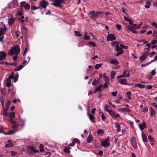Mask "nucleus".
<instances>
[{"instance_id": "obj_1", "label": "nucleus", "mask_w": 157, "mask_h": 157, "mask_svg": "<svg viewBox=\"0 0 157 157\" xmlns=\"http://www.w3.org/2000/svg\"><path fill=\"white\" fill-rule=\"evenodd\" d=\"M20 47L18 45L16 44L14 46L13 48L10 50L8 54L11 56H13L14 54L17 55L20 52Z\"/></svg>"}, {"instance_id": "obj_2", "label": "nucleus", "mask_w": 157, "mask_h": 157, "mask_svg": "<svg viewBox=\"0 0 157 157\" xmlns=\"http://www.w3.org/2000/svg\"><path fill=\"white\" fill-rule=\"evenodd\" d=\"M24 7L25 10H29L30 8V5L25 1H23L20 3V8L21 10H23Z\"/></svg>"}, {"instance_id": "obj_3", "label": "nucleus", "mask_w": 157, "mask_h": 157, "mask_svg": "<svg viewBox=\"0 0 157 157\" xmlns=\"http://www.w3.org/2000/svg\"><path fill=\"white\" fill-rule=\"evenodd\" d=\"M14 73L12 72L11 74L6 78V85L7 87H10L11 86V80L14 77Z\"/></svg>"}, {"instance_id": "obj_4", "label": "nucleus", "mask_w": 157, "mask_h": 157, "mask_svg": "<svg viewBox=\"0 0 157 157\" xmlns=\"http://www.w3.org/2000/svg\"><path fill=\"white\" fill-rule=\"evenodd\" d=\"M27 150L29 154L30 155L33 154L34 153H37L39 150L36 149L35 147L33 146H29L27 147Z\"/></svg>"}, {"instance_id": "obj_5", "label": "nucleus", "mask_w": 157, "mask_h": 157, "mask_svg": "<svg viewBox=\"0 0 157 157\" xmlns=\"http://www.w3.org/2000/svg\"><path fill=\"white\" fill-rule=\"evenodd\" d=\"M55 2L52 4V5L56 7L62 8V4L65 2V0H54Z\"/></svg>"}, {"instance_id": "obj_6", "label": "nucleus", "mask_w": 157, "mask_h": 157, "mask_svg": "<svg viewBox=\"0 0 157 157\" xmlns=\"http://www.w3.org/2000/svg\"><path fill=\"white\" fill-rule=\"evenodd\" d=\"M101 12H95V11H91L88 14V15L91 14L90 17L92 20H95V18L98 17L99 14H102Z\"/></svg>"}, {"instance_id": "obj_7", "label": "nucleus", "mask_w": 157, "mask_h": 157, "mask_svg": "<svg viewBox=\"0 0 157 157\" xmlns=\"http://www.w3.org/2000/svg\"><path fill=\"white\" fill-rule=\"evenodd\" d=\"M109 137L108 136L101 143V145L104 147H109L110 145V143L109 142Z\"/></svg>"}, {"instance_id": "obj_8", "label": "nucleus", "mask_w": 157, "mask_h": 157, "mask_svg": "<svg viewBox=\"0 0 157 157\" xmlns=\"http://www.w3.org/2000/svg\"><path fill=\"white\" fill-rule=\"evenodd\" d=\"M39 8L40 9V7H42L43 8L45 9L49 5L48 2L45 1V0H42L40 2Z\"/></svg>"}, {"instance_id": "obj_9", "label": "nucleus", "mask_w": 157, "mask_h": 157, "mask_svg": "<svg viewBox=\"0 0 157 157\" xmlns=\"http://www.w3.org/2000/svg\"><path fill=\"white\" fill-rule=\"evenodd\" d=\"M109 113L111 116L112 118L114 119L119 117L120 116V115L119 113H116L113 110H111Z\"/></svg>"}, {"instance_id": "obj_10", "label": "nucleus", "mask_w": 157, "mask_h": 157, "mask_svg": "<svg viewBox=\"0 0 157 157\" xmlns=\"http://www.w3.org/2000/svg\"><path fill=\"white\" fill-rule=\"evenodd\" d=\"M117 60V59H112L110 61V63L111 64L116 65V67L113 68L114 69H117L120 67V66L118 65L119 63Z\"/></svg>"}, {"instance_id": "obj_11", "label": "nucleus", "mask_w": 157, "mask_h": 157, "mask_svg": "<svg viewBox=\"0 0 157 157\" xmlns=\"http://www.w3.org/2000/svg\"><path fill=\"white\" fill-rule=\"evenodd\" d=\"M116 37L115 36L114 34H108L107 37V39L108 41H112L116 40Z\"/></svg>"}, {"instance_id": "obj_12", "label": "nucleus", "mask_w": 157, "mask_h": 157, "mask_svg": "<svg viewBox=\"0 0 157 157\" xmlns=\"http://www.w3.org/2000/svg\"><path fill=\"white\" fill-rule=\"evenodd\" d=\"M130 142L134 149H136L137 148V146L134 137H133L131 139Z\"/></svg>"}, {"instance_id": "obj_13", "label": "nucleus", "mask_w": 157, "mask_h": 157, "mask_svg": "<svg viewBox=\"0 0 157 157\" xmlns=\"http://www.w3.org/2000/svg\"><path fill=\"white\" fill-rule=\"evenodd\" d=\"M148 52H144L142 56L140 57V60L143 61L148 56Z\"/></svg>"}, {"instance_id": "obj_14", "label": "nucleus", "mask_w": 157, "mask_h": 157, "mask_svg": "<svg viewBox=\"0 0 157 157\" xmlns=\"http://www.w3.org/2000/svg\"><path fill=\"white\" fill-rule=\"evenodd\" d=\"M6 53L2 51H0V61L6 59Z\"/></svg>"}, {"instance_id": "obj_15", "label": "nucleus", "mask_w": 157, "mask_h": 157, "mask_svg": "<svg viewBox=\"0 0 157 157\" xmlns=\"http://www.w3.org/2000/svg\"><path fill=\"white\" fill-rule=\"evenodd\" d=\"M80 142V141L77 138H75L72 140V143L70 144L69 145L70 146H73L75 145L76 143L79 144Z\"/></svg>"}, {"instance_id": "obj_16", "label": "nucleus", "mask_w": 157, "mask_h": 157, "mask_svg": "<svg viewBox=\"0 0 157 157\" xmlns=\"http://www.w3.org/2000/svg\"><path fill=\"white\" fill-rule=\"evenodd\" d=\"M127 28L132 33L135 34L137 33V32L135 29L134 27L128 25L127 26Z\"/></svg>"}, {"instance_id": "obj_17", "label": "nucleus", "mask_w": 157, "mask_h": 157, "mask_svg": "<svg viewBox=\"0 0 157 157\" xmlns=\"http://www.w3.org/2000/svg\"><path fill=\"white\" fill-rule=\"evenodd\" d=\"M127 80L126 79H120L118 80V82L122 85H127L128 83L127 82Z\"/></svg>"}, {"instance_id": "obj_18", "label": "nucleus", "mask_w": 157, "mask_h": 157, "mask_svg": "<svg viewBox=\"0 0 157 157\" xmlns=\"http://www.w3.org/2000/svg\"><path fill=\"white\" fill-rule=\"evenodd\" d=\"M87 114L90 120L93 122H95V121L94 120V116L90 113H89V112L88 111Z\"/></svg>"}, {"instance_id": "obj_19", "label": "nucleus", "mask_w": 157, "mask_h": 157, "mask_svg": "<svg viewBox=\"0 0 157 157\" xmlns=\"http://www.w3.org/2000/svg\"><path fill=\"white\" fill-rule=\"evenodd\" d=\"M148 139L149 140L151 144L153 145L154 144L155 140L154 138L152 137L151 135H149L148 136Z\"/></svg>"}, {"instance_id": "obj_20", "label": "nucleus", "mask_w": 157, "mask_h": 157, "mask_svg": "<svg viewBox=\"0 0 157 157\" xmlns=\"http://www.w3.org/2000/svg\"><path fill=\"white\" fill-rule=\"evenodd\" d=\"M119 110L120 111L123 112H127L129 113L131 111L130 109L127 108H120Z\"/></svg>"}, {"instance_id": "obj_21", "label": "nucleus", "mask_w": 157, "mask_h": 157, "mask_svg": "<svg viewBox=\"0 0 157 157\" xmlns=\"http://www.w3.org/2000/svg\"><path fill=\"white\" fill-rule=\"evenodd\" d=\"M116 51L118 52H120L123 53L124 51L123 50L122 48L120 47L118 45H117L116 46Z\"/></svg>"}, {"instance_id": "obj_22", "label": "nucleus", "mask_w": 157, "mask_h": 157, "mask_svg": "<svg viewBox=\"0 0 157 157\" xmlns=\"http://www.w3.org/2000/svg\"><path fill=\"white\" fill-rule=\"evenodd\" d=\"M11 103V101H8L6 103V108L5 109H4V110H5L6 111H8L9 110V108L10 105Z\"/></svg>"}, {"instance_id": "obj_23", "label": "nucleus", "mask_w": 157, "mask_h": 157, "mask_svg": "<svg viewBox=\"0 0 157 157\" xmlns=\"http://www.w3.org/2000/svg\"><path fill=\"white\" fill-rule=\"evenodd\" d=\"M150 116H155L156 112L155 111V110L151 107H150Z\"/></svg>"}, {"instance_id": "obj_24", "label": "nucleus", "mask_w": 157, "mask_h": 157, "mask_svg": "<svg viewBox=\"0 0 157 157\" xmlns=\"http://www.w3.org/2000/svg\"><path fill=\"white\" fill-rule=\"evenodd\" d=\"M146 126V123L144 121V122L143 125L141 124H139V127L141 130H143L144 129V128H145Z\"/></svg>"}, {"instance_id": "obj_25", "label": "nucleus", "mask_w": 157, "mask_h": 157, "mask_svg": "<svg viewBox=\"0 0 157 157\" xmlns=\"http://www.w3.org/2000/svg\"><path fill=\"white\" fill-rule=\"evenodd\" d=\"M103 87V85L101 84H100L99 86L97 87L95 89L96 90V91L99 92V93H100L102 92L101 88Z\"/></svg>"}, {"instance_id": "obj_26", "label": "nucleus", "mask_w": 157, "mask_h": 157, "mask_svg": "<svg viewBox=\"0 0 157 157\" xmlns=\"http://www.w3.org/2000/svg\"><path fill=\"white\" fill-rule=\"evenodd\" d=\"M15 19L13 17H11L8 19V22L9 25H10L11 24L13 23L14 22Z\"/></svg>"}, {"instance_id": "obj_27", "label": "nucleus", "mask_w": 157, "mask_h": 157, "mask_svg": "<svg viewBox=\"0 0 157 157\" xmlns=\"http://www.w3.org/2000/svg\"><path fill=\"white\" fill-rule=\"evenodd\" d=\"M93 137L92 135L91 134L89 135L87 139V142L88 143H91L93 140Z\"/></svg>"}, {"instance_id": "obj_28", "label": "nucleus", "mask_w": 157, "mask_h": 157, "mask_svg": "<svg viewBox=\"0 0 157 157\" xmlns=\"http://www.w3.org/2000/svg\"><path fill=\"white\" fill-rule=\"evenodd\" d=\"M115 126L116 128H117V132H120L121 131V126L118 122L115 123Z\"/></svg>"}, {"instance_id": "obj_29", "label": "nucleus", "mask_w": 157, "mask_h": 157, "mask_svg": "<svg viewBox=\"0 0 157 157\" xmlns=\"http://www.w3.org/2000/svg\"><path fill=\"white\" fill-rule=\"evenodd\" d=\"M136 86L137 87L140 88H143L145 87V86L144 85H142L140 83L135 84Z\"/></svg>"}, {"instance_id": "obj_30", "label": "nucleus", "mask_w": 157, "mask_h": 157, "mask_svg": "<svg viewBox=\"0 0 157 157\" xmlns=\"http://www.w3.org/2000/svg\"><path fill=\"white\" fill-rule=\"evenodd\" d=\"M15 117V113L14 112H12L9 114L10 119H13Z\"/></svg>"}, {"instance_id": "obj_31", "label": "nucleus", "mask_w": 157, "mask_h": 157, "mask_svg": "<svg viewBox=\"0 0 157 157\" xmlns=\"http://www.w3.org/2000/svg\"><path fill=\"white\" fill-rule=\"evenodd\" d=\"M6 32V31L3 28H0V36H1V35H4L5 34V33Z\"/></svg>"}, {"instance_id": "obj_32", "label": "nucleus", "mask_w": 157, "mask_h": 157, "mask_svg": "<svg viewBox=\"0 0 157 157\" xmlns=\"http://www.w3.org/2000/svg\"><path fill=\"white\" fill-rule=\"evenodd\" d=\"M24 66L22 65H19L18 67L16 68L14 71H18L21 69Z\"/></svg>"}, {"instance_id": "obj_33", "label": "nucleus", "mask_w": 157, "mask_h": 157, "mask_svg": "<svg viewBox=\"0 0 157 157\" xmlns=\"http://www.w3.org/2000/svg\"><path fill=\"white\" fill-rule=\"evenodd\" d=\"M14 146V145L13 143H10L9 144H6L5 145V147L6 148H8L13 147Z\"/></svg>"}, {"instance_id": "obj_34", "label": "nucleus", "mask_w": 157, "mask_h": 157, "mask_svg": "<svg viewBox=\"0 0 157 157\" xmlns=\"http://www.w3.org/2000/svg\"><path fill=\"white\" fill-rule=\"evenodd\" d=\"M15 6V7H17L18 5V0H13V1L11 2Z\"/></svg>"}, {"instance_id": "obj_35", "label": "nucleus", "mask_w": 157, "mask_h": 157, "mask_svg": "<svg viewBox=\"0 0 157 157\" xmlns=\"http://www.w3.org/2000/svg\"><path fill=\"white\" fill-rule=\"evenodd\" d=\"M64 152L67 154H69L70 153V151L69 150V149L67 147H65L63 149Z\"/></svg>"}, {"instance_id": "obj_36", "label": "nucleus", "mask_w": 157, "mask_h": 157, "mask_svg": "<svg viewBox=\"0 0 157 157\" xmlns=\"http://www.w3.org/2000/svg\"><path fill=\"white\" fill-rule=\"evenodd\" d=\"M102 65V63L96 64L95 65V68L96 69L98 70L101 67Z\"/></svg>"}, {"instance_id": "obj_37", "label": "nucleus", "mask_w": 157, "mask_h": 157, "mask_svg": "<svg viewBox=\"0 0 157 157\" xmlns=\"http://www.w3.org/2000/svg\"><path fill=\"white\" fill-rule=\"evenodd\" d=\"M104 132V130L102 129H99L97 132V135H99L100 134L103 133Z\"/></svg>"}, {"instance_id": "obj_38", "label": "nucleus", "mask_w": 157, "mask_h": 157, "mask_svg": "<svg viewBox=\"0 0 157 157\" xmlns=\"http://www.w3.org/2000/svg\"><path fill=\"white\" fill-rule=\"evenodd\" d=\"M87 32H85L84 34V39L85 40H89L90 39V38L89 36L87 35Z\"/></svg>"}, {"instance_id": "obj_39", "label": "nucleus", "mask_w": 157, "mask_h": 157, "mask_svg": "<svg viewBox=\"0 0 157 157\" xmlns=\"http://www.w3.org/2000/svg\"><path fill=\"white\" fill-rule=\"evenodd\" d=\"M40 152H43L44 151V146L42 144H40Z\"/></svg>"}, {"instance_id": "obj_40", "label": "nucleus", "mask_w": 157, "mask_h": 157, "mask_svg": "<svg viewBox=\"0 0 157 157\" xmlns=\"http://www.w3.org/2000/svg\"><path fill=\"white\" fill-rule=\"evenodd\" d=\"M8 7L10 9L16 8L15 6L13 5V4L11 2H10L8 4Z\"/></svg>"}, {"instance_id": "obj_41", "label": "nucleus", "mask_w": 157, "mask_h": 157, "mask_svg": "<svg viewBox=\"0 0 157 157\" xmlns=\"http://www.w3.org/2000/svg\"><path fill=\"white\" fill-rule=\"evenodd\" d=\"M116 74V72L115 71H112L111 72V76L112 79H113L114 78V77L115 75Z\"/></svg>"}, {"instance_id": "obj_42", "label": "nucleus", "mask_w": 157, "mask_h": 157, "mask_svg": "<svg viewBox=\"0 0 157 157\" xmlns=\"http://www.w3.org/2000/svg\"><path fill=\"white\" fill-rule=\"evenodd\" d=\"M75 33L76 36H82V34H81L79 31H75Z\"/></svg>"}, {"instance_id": "obj_43", "label": "nucleus", "mask_w": 157, "mask_h": 157, "mask_svg": "<svg viewBox=\"0 0 157 157\" xmlns=\"http://www.w3.org/2000/svg\"><path fill=\"white\" fill-rule=\"evenodd\" d=\"M98 82V81L96 80V79H94L93 80V81L92 82V84L94 86L96 85Z\"/></svg>"}, {"instance_id": "obj_44", "label": "nucleus", "mask_w": 157, "mask_h": 157, "mask_svg": "<svg viewBox=\"0 0 157 157\" xmlns=\"http://www.w3.org/2000/svg\"><path fill=\"white\" fill-rule=\"evenodd\" d=\"M142 138L143 141L144 142H146L147 141V136L146 135L142 136Z\"/></svg>"}, {"instance_id": "obj_45", "label": "nucleus", "mask_w": 157, "mask_h": 157, "mask_svg": "<svg viewBox=\"0 0 157 157\" xmlns=\"http://www.w3.org/2000/svg\"><path fill=\"white\" fill-rule=\"evenodd\" d=\"M31 8V9L32 10H36L38 9L39 8V6L36 7L34 6H32Z\"/></svg>"}, {"instance_id": "obj_46", "label": "nucleus", "mask_w": 157, "mask_h": 157, "mask_svg": "<svg viewBox=\"0 0 157 157\" xmlns=\"http://www.w3.org/2000/svg\"><path fill=\"white\" fill-rule=\"evenodd\" d=\"M109 106L107 105H105L104 107V109L107 112L109 113V112L111 111V110H109L108 109Z\"/></svg>"}, {"instance_id": "obj_47", "label": "nucleus", "mask_w": 157, "mask_h": 157, "mask_svg": "<svg viewBox=\"0 0 157 157\" xmlns=\"http://www.w3.org/2000/svg\"><path fill=\"white\" fill-rule=\"evenodd\" d=\"M21 16V18L20 19V20L21 21V22L22 23H23L25 21V20L23 19H24V16L23 15H22Z\"/></svg>"}, {"instance_id": "obj_48", "label": "nucleus", "mask_w": 157, "mask_h": 157, "mask_svg": "<svg viewBox=\"0 0 157 157\" xmlns=\"http://www.w3.org/2000/svg\"><path fill=\"white\" fill-rule=\"evenodd\" d=\"M15 131L14 130H11L9 131V132L8 133L5 134L6 135H11L14 134L15 132Z\"/></svg>"}, {"instance_id": "obj_49", "label": "nucleus", "mask_w": 157, "mask_h": 157, "mask_svg": "<svg viewBox=\"0 0 157 157\" xmlns=\"http://www.w3.org/2000/svg\"><path fill=\"white\" fill-rule=\"evenodd\" d=\"M88 44L90 45H92L93 46H94V47L96 46V45L94 42H92V41H90L89 42Z\"/></svg>"}, {"instance_id": "obj_50", "label": "nucleus", "mask_w": 157, "mask_h": 157, "mask_svg": "<svg viewBox=\"0 0 157 157\" xmlns=\"http://www.w3.org/2000/svg\"><path fill=\"white\" fill-rule=\"evenodd\" d=\"M0 101L1 102H4L5 99L4 97L1 96L0 97Z\"/></svg>"}, {"instance_id": "obj_51", "label": "nucleus", "mask_w": 157, "mask_h": 157, "mask_svg": "<svg viewBox=\"0 0 157 157\" xmlns=\"http://www.w3.org/2000/svg\"><path fill=\"white\" fill-rule=\"evenodd\" d=\"M126 75H124V74H122L121 75H119V76H117V79H119L120 78H123V77H124V78H126Z\"/></svg>"}, {"instance_id": "obj_52", "label": "nucleus", "mask_w": 157, "mask_h": 157, "mask_svg": "<svg viewBox=\"0 0 157 157\" xmlns=\"http://www.w3.org/2000/svg\"><path fill=\"white\" fill-rule=\"evenodd\" d=\"M9 121L10 123L13 124H16V122L15 121L13 120V119H10Z\"/></svg>"}, {"instance_id": "obj_53", "label": "nucleus", "mask_w": 157, "mask_h": 157, "mask_svg": "<svg viewBox=\"0 0 157 157\" xmlns=\"http://www.w3.org/2000/svg\"><path fill=\"white\" fill-rule=\"evenodd\" d=\"M3 111L4 112L3 114L4 115H5V116H6V117L8 116L9 113L7 112V111H6L5 110L3 109Z\"/></svg>"}, {"instance_id": "obj_54", "label": "nucleus", "mask_w": 157, "mask_h": 157, "mask_svg": "<svg viewBox=\"0 0 157 157\" xmlns=\"http://www.w3.org/2000/svg\"><path fill=\"white\" fill-rule=\"evenodd\" d=\"M0 64L1 65L6 64V65H9V63L7 62L2 61L0 63Z\"/></svg>"}, {"instance_id": "obj_55", "label": "nucleus", "mask_w": 157, "mask_h": 157, "mask_svg": "<svg viewBox=\"0 0 157 157\" xmlns=\"http://www.w3.org/2000/svg\"><path fill=\"white\" fill-rule=\"evenodd\" d=\"M11 153L12 156H15L17 154V152L12 151H11Z\"/></svg>"}, {"instance_id": "obj_56", "label": "nucleus", "mask_w": 157, "mask_h": 157, "mask_svg": "<svg viewBox=\"0 0 157 157\" xmlns=\"http://www.w3.org/2000/svg\"><path fill=\"white\" fill-rule=\"evenodd\" d=\"M120 46L121 47V48H123L124 49H126L128 48L127 46H126L122 44H120Z\"/></svg>"}, {"instance_id": "obj_57", "label": "nucleus", "mask_w": 157, "mask_h": 157, "mask_svg": "<svg viewBox=\"0 0 157 157\" xmlns=\"http://www.w3.org/2000/svg\"><path fill=\"white\" fill-rule=\"evenodd\" d=\"M116 27L118 30H120L121 29V25L117 24Z\"/></svg>"}, {"instance_id": "obj_58", "label": "nucleus", "mask_w": 157, "mask_h": 157, "mask_svg": "<svg viewBox=\"0 0 157 157\" xmlns=\"http://www.w3.org/2000/svg\"><path fill=\"white\" fill-rule=\"evenodd\" d=\"M117 41H113L112 42L111 45L113 46H114L115 45H117Z\"/></svg>"}, {"instance_id": "obj_59", "label": "nucleus", "mask_w": 157, "mask_h": 157, "mask_svg": "<svg viewBox=\"0 0 157 157\" xmlns=\"http://www.w3.org/2000/svg\"><path fill=\"white\" fill-rule=\"evenodd\" d=\"M18 54H17V55H15L14 56H13V59L14 61H16V60H17V59L18 58Z\"/></svg>"}, {"instance_id": "obj_60", "label": "nucleus", "mask_w": 157, "mask_h": 157, "mask_svg": "<svg viewBox=\"0 0 157 157\" xmlns=\"http://www.w3.org/2000/svg\"><path fill=\"white\" fill-rule=\"evenodd\" d=\"M157 43V40H154L152 41L151 44L152 45L155 44Z\"/></svg>"}, {"instance_id": "obj_61", "label": "nucleus", "mask_w": 157, "mask_h": 157, "mask_svg": "<svg viewBox=\"0 0 157 157\" xmlns=\"http://www.w3.org/2000/svg\"><path fill=\"white\" fill-rule=\"evenodd\" d=\"M103 151L102 150H100L97 155H100L101 156H102L103 154Z\"/></svg>"}, {"instance_id": "obj_62", "label": "nucleus", "mask_w": 157, "mask_h": 157, "mask_svg": "<svg viewBox=\"0 0 157 157\" xmlns=\"http://www.w3.org/2000/svg\"><path fill=\"white\" fill-rule=\"evenodd\" d=\"M124 19L125 21L128 22L131 19L126 16L124 17Z\"/></svg>"}, {"instance_id": "obj_63", "label": "nucleus", "mask_w": 157, "mask_h": 157, "mask_svg": "<svg viewBox=\"0 0 157 157\" xmlns=\"http://www.w3.org/2000/svg\"><path fill=\"white\" fill-rule=\"evenodd\" d=\"M153 86L151 85H148L146 87V89L150 90L152 88Z\"/></svg>"}, {"instance_id": "obj_64", "label": "nucleus", "mask_w": 157, "mask_h": 157, "mask_svg": "<svg viewBox=\"0 0 157 157\" xmlns=\"http://www.w3.org/2000/svg\"><path fill=\"white\" fill-rule=\"evenodd\" d=\"M153 26H155V28H157V24L155 22H153L151 24Z\"/></svg>"}]
</instances>
